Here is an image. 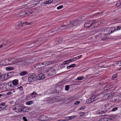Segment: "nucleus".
Segmentation results:
<instances>
[{
    "mask_svg": "<svg viewBox=\"0 0 121 121\" xmlns=\"http://www.w3.org/2000/svg\"><path fill=\"white\" fill-rule=\"evenodd\" d=\"M45 72L48 77H50L54 74L56 73V71L53 68H51L48 69L47 71Z\"/></svg>",
    "mask_w": 121,
    "mask_h": 121,
    "instance_id": "1",
    "label": "nucleus"
},
{
    "mask_svg": "<svg viewBox=\"0 0 121 121\" xmlns=\"http://www.w3.org/2000/svg\"><path fill=\"white\" fill-rule=\"evenodd\" d=\"M78 21H74L71 22L68 25L64 24L62 25L61 27H64L63 29H65L66 28L69 26L73 27V26H76L78 25Z\"/></svg>",
    "mask_w": 121,
    "mask_h": 121,
    "instance_id": "2",
    "label": "nucleus"
},
{
    "mask_svg": "<svg viewBox=\"0 0 121 121\" xmlns=\"http://www.w3.org/2000/svg\"><path fill=\"white\" fill-rule=\"evenodd\" d=\"M12 109L15 111V112H22V111L24 108L22 106L19 105H17L15 106V107H13L12 108Z\"/></svg>",
    "mask_w": 121,
    "mask_h": 121,
    "instance_id": "3",
    "label": "nucleus"
},
{
    "mask_svg": "<svg viewBox=\"0 0 121 121\" xmlns=\"http://www.w3.org/2000/svg\"><path fill=\"white\" fill-rule=\"evenodd\" d=\"M45 62H44L37 63L35 65V67L36 69L41 68L45 66Z\"/></svg>",
    "mask_w": 121,
    "mask_h": 121,
    "instance_id": "4",
    "label": "nucleus"
},
{
    "mask_svg": "<svg viewBox=\"0 0 121 121\" xmlns=\"http://www.w3.org/2000/svg\"><path fill=\"white\" fill-rule=\"evenodd\" d=\"M36 75L33 73L31 75H30L28 78V80L29 82H31L35 81L36 78Z\"/></svg>",
    "mask_w": 121,
    "mask_h": 121,
    "instance_id": "5",
    "label": "nucleus"
},
{
    "mask_svg": "<svg viewBox=\"0 0 121 121\" xmlns=\"http://www.w3.org/2000/svg\"><path fill=\"white\" fill-rule=\"evenodd\" d=\"M45 77V76L43 73H40L36 76L37 79L39 80H42L44 79Z\"/></svg>",
    "mask_w": 121,
    "mask_h": 121,
    "instance_id": "6",
    "label": "nucleus"
},
{
    "mask_svg": "<svg viewBox=\"0 0 121 121\" xmlns=\"http://www.w3.org/2000/svg\"><path fill=\"white\" fill-rule=\"evenodd\" d=\"M11 81L7 83L6 84L7 86V87L8 88V89L9 90H11L14 89L15 87L14 86H13L11 83Z\"/></svg>",
    "mask_w": 121,
    "mask_h": 121,
    "instance_id": "7",
    "label": "nucleus"
},
{
    "mask_svg": "<svg viewBox=\"0 0 121 121\" xmlns=\"http://www.w3.org/2000/svg\"><path fill=\"white\" fill-rule=\"evenodd\" d=\"M118 96H114L110 99V100L113 102H117L119 100Z\"/></svg>",
    "mask_w": 121,
    "mask_h": 121,
    "instance_id": "8",
    "label": "nucleus"
},
{
    "mask_svg": "<svg viewBox=\"0 0 121 121\" xmlns=\"http://www.w3.org/2000/svg\"><path fill=\"white\" fill-rule=\"evenodd\" d=\"M96 100V99H95V98H93V97H91L86 100V103L88 104L91 103L93 102Z\"/></svg>",
    "mask_w": 121,
    "mask_h": 121,
    "instance_id": "9",
    "label": "nucleus"
},
{
    "mask_svg": "<svg viewBox=\"0 0 121 121\" xmlns=\"http://www.w3.org/2000/svg\"><path fill=\"white\" fill-rule=\"evenodd\" d=\"M84 27L85 28H88L91 26V21H88L85 23L84 26Z\"/></svg>",
    "mask_w": 121,
    "mask_h": 121,
    "instance_id": "10",
    "label": "nucleus"
},
{
    "mask_svg": "<svg viewBox=\"0 0 121 121\" xmlns=\"http://www.w3.org/2000/svg\"><path fill=\"white\" fill-rule=\"evenodd\" d=\"M8 79V77H7V76H6L5 74H3V75H1V76L0 78V80L2 81H4V80H7Z\"/></svg>",
    "mask_w": 121,
    "mask_h": 121,
    "instance_id": "11",
    "label": "nucleus"
},
{
    "mask_svg": "<svg viewBox=\"0 0 121 121\" xmlns=\"http://www.w3.org/2000/svg\"><path fill=\"white\" fill-rule=\"evenodd\" d=\"M46 117H47L46 116L43 115L41 116L39 118V119L42 121H46Z\"/></svg>",
    "mask_w": 121,
    "mask_h": 121,
    "instance_id": "12",
    "label": "nucleus"
},
{
    "mask_svg": "<svg viewBox=\"0 0 121 121\" xmlns=\"http://www.w3.org/2000/svg\"><path fill=\"white\" fill-rule=\"evenodd\" d=\"M5 104L4 103H2L0 105V108L1 110H2L5 108L6 106L5 105Z\"/></svg>",
    "mask_w": 121,
    "mask_h": 121,
    "instance_id": "13",
    "label": "nucleus"
},
{
    "mask_svg": "<svg viewBox=\"0 0 121 121\" xmlns=\"http://www.w3.org/2000/svg\"><path fill=\"white\" fill-rule=\"evenodd\" d=\"M12 83L14 86L17 85L18 84V80L15 79L13 81Z\"/></svg>",
    "mask_w": 121,
    "mask_h": 121,
    "instance_id": "14",
    "label": "nucleus"
},
{
    "mask_svg": "<svg viewBox=\"0 0 121 121\" xmlns=\"http://www.w3.org/2000/svg\"><path fill=\"white\" fill-rule=\"evenodd\" d=\"M22 62V61L21 59H18L14 61H13V63H21Z\"/></svg>",
    "mask_w": 121,
    "mask_h": 121,
    "instance_id": "15",
    "label": "nucleus"
},
{
    "mask_svg": "<svg viewBox=\"0 0 121 121\" xmlns=\"http://www.w3.org/2000/svg\"><path fill=\"white\" fill-rule=\"evenodd\" d=\"M24 13V16L26 17L28 15L30 14V12L29 11H24L23 12Z\"/></svg>",
    "mask_w": 121,
    "mask_h": 121,
    "instance_id": "16",
    "label": "nucleus"
},
{
    "mask_svg": "<svg viewBox=\"0 0 121 121\" xmlns=\"http://www.w3.org/2000/svg\"><path fill=\"white\" fill-rule=\"evenodd\" d=\"M14 69V68L13 67H8L6 68V69L7 71L13 70Z\"/></svg>",
    "mask_w": 121,
    "mask_h": 121,
    "instance_id": "17",
    "label": "nucleus"
},
{
    "mask_svg": "<svg viewBox=\"0 0 121 121\" xmlns=\"http://www.w3.org/2000/svg\"><path fill=\"white\" fill-rule=\"evenodd\" d=\"M70 62H71V61L70 59H69L68 60L65 61L63 62V64L64 65H65V64H67L69 63Z\"/></svg>",
    "mask_w": 121,
    "mask_h": 121,
    "instance_id": "18",
    "label": "nucleus"
},
{
    "mask_svg": "<svg viewBox=\"0 0 121 121\" xmlns=\"http://www.w3.org/2000/svg\"><path fill=\"white\" fill-rule=\"evenodd\" d=\"M44 62H45V66H47L51 64H52V62L51 61H48Z\"/></svg>",
    "mask_w": 121,
    "mask_h": 121,
    "instance_id": "19",
    "label": "nucleus"
},
{
    "mask_svg": "<svg viewBox=\"0 0 121 121\" xmlns=\"http://www.w3.org/2000/svg\"><path fill=\"white\" fill-rule=\"evenodd\" d=\"M76 66V65L75 64H73L71 65H70L68 66L67 67V69H69L72 67H74Z\"/></svg>",
    "mask_w": 121,
    "mask_h": 121,
    "instance_id": "20",
    "label": "nucleus"
},
{
    "mask_svg": "<svg viewBox=\"0 0 121 121\" xmlns=\"http://www.w3.org/2000/svg\"><path fill=\"white\" fill-rule=\"evenodd\" d=\"M27 74V72L26 71H23L20 73V75L21 76H24Z\"/></svg>",
    "mask_w": 121,
    "mask_h": 121,
    "instance_id": "21",
    "label": "nucleus"
},
{
    "mask_svg": "<svg viewBox=\"0 0 121 121\" xmlns=\"http://www.w3.org/2000/svg\"><path fill=\"white\" fill-rule=\"evenodd\" d=\"M37 94L35 91L33 92L32 93L30 94L31 96L33 97H35V95Z\"/></svg>",
    "mask_w": 121,
    "mask_h": 121,
    "instance_id": "22",
    "label": "nucleus"
},
{
    "mask_svg": "<svg viewBox=\"0 0 121 121\" xmlns=\"http://www.w3.org/2000/svg\"><path fill=\"white\" fill-rule=\"evenodd\" d=\"M104 95L107 96V98L109 97L112 96V93L111 92L105 94Z\"/></svg>",
    "mask_w": 121,
    "mask_h": 121,
    "instance_id": "23",
    "label": "nucleus"
},
{
    "mask_svg": "<svg viewBox=\"0 0 121 121\" xmlns=\"http://www.w3.org/2000/svg\"><path fill=\"white\" fill-rule=\"evenodd\" d=\"M33 101H30L27 102L26 103V104L27 105H30L33 104Z\"/></svg>",
    "mask_w": 121,
    "mask_h": 121,
    "instance_id": "24",
    "label": "nucleus"
},
{
    "mask_svg": "<svg viewBox=\"0 0 121 121\" xmlns=\"http://www.w3.org/2000/svg\"><path fill=\"white\" fill-rule=\"evenodd\" d=\"M117 77V74H114L112 77V80H114L115 78Z\"/></svg>",
    "mask_w": 121,
    "mask_h": 121,
    "instance_id": "25",
    "label": "nucleus"
},
{
    "mask_svg": "<svg viewBox=\"0 0 121 121\" xmlns=\"http://www.w3.org/2000/svg\"><path fill=\"white\" fill-rule=\"evenodd\" d=\"M31 109V108H27L25 110H23V112H29V110H30Z\"/></svg>",
    "mask_w": 121,
    "mask_h": 121,
    "instance_id": "26",
    "label": "nucleus"
},
{
    "mask_svg": "<svg viewBox=\"0 0 121 121\" xmlns=\"http://www.w3.org/2000/svg\"><path fill=\"white\" fill-rule=\"evenodd\" d=\"M121 5V3L120 2L118 1L117 2L116 4V6L117 7L120 6Z\"/></svg>",
    "mask_w": 121,
    "mask_h": 121,
    "instance_id": "27",
    "label": "nucleus"
},
{
    "mask_svg": "<svg viewBox=\"0 0 121 121\" xmlns=\"http://www.w3.org/2000/svg\"><path fill=\"white\" fill-rule=\"evenodd\" d=\"M84 78V77L82 76L78 77L77 78L76 80H81L82 79H83Z\"/></svg>",
    "mask_w": 121,
    "mask_h": 121,
    "instance_id": "28",
    "label": "nucleus"
},
{
    "mask_svg": "<svg viewBox=\"0 0 121 121\" xmlns=\"http://www.w3.org/2000/svg\"><path fill=\"white\" fill-rule=\"evenodd\" d=\"M71 62H72L73 61H75L77 60V57H74L72 58L71 59H70Z\"/></svg>",
    "mask_w": 121,
    "mask_h": 121,
    "instance_id": "29",
    "label": "nucleus"
},
{
    "mask_svg": "<svg viewBox=\"0 0 121 121\" xmlns=\"http://www.w3.org/2000/svg\"><path fill=\"white\" fill-rule=\"evenodd\" d=\"M63 39L62 38H61L60 39H57L56 40V42H58V44L59 43H61L63 41Z\"/></svg>",
    "mask_w": 121,
    "mask_h": 121,
    "instance_id": "30",
    "label": "nucleus"
},
{
    "mask_svg": "<svg viewBox=\"0 0 121 121\" xmlns=\"http://www.w3.org/2000/svg\"><path fill=\"white\" fill-rule=\"evenodd\" d=\"M103 119L104 121H110V119L108 118H104Z\"/></svg>",
    "mask_w": 121,
    "mask_h": 121,
    "instance_id": "31",
    "label": "nucleus"
},
{
    "mask_svg": "<svg viewBox=\"0 0 121 121\" xmlns=\"http://www.w3.org/2000/svg\"><path fill=\"white\" fill-rule=\"evenodd\" d=\"M53 92L55 93H59V91L58 90L55 89L53 91Z\"/></svg>",
    "mask_w": 121,
    "mask_h": 121,
    "instance_id": "32",
    "label": "nucleus"
},
{
    "mask_svg": "<svg viewBox=\"0 0 121 121\" xmlns=\"http://www.w3.org/2000/svg\"><path fill=\"white\" fill-rule=\"evenodd\" d=\"M53 1V0H49L47 1V4H51Z\"/></svg>",
    "mask_w": 121,
    "mask_h": 121,
    "instance_id": "33",
    "label": "nucleus"
},
{
    "mask_svg": "<svg viewBox=\"0 0 121 121\" xmlns=\"http://www.w3.org/2000/svg\"><path fill=\"white\" fill-rule=\"evenodd\" d=\"M18 88L19 89L20 91H22L23 90V88L22 86H18Z\"/></svg>",
    "mask_w": 121,
    "mask_h": 121,
    "instance_id": "34",
    "label": "nucleus"
},
{
    "mask_svg": "<svg viewBox=\"0 0 121 121\" xmlns=\"http://www.w3.org/2000/svg\"><path fill=\"white\" fill-rule=\"evenodd\" d=\"M111 83H109L107 85V87L108 88H110L112 87V86L110 85Z\"/></svg>",
    "mask_w": 121,
    "mask_h": 121,
    "instance_id": "35",
    "label": "nucleus"
},
{
    "mask_svg": "<svg viewBox=\"0 0 121 121\" xmlns=\"http://www.w3.org/2000/svg\"><path fill=\"white\" fill-rule=\"evenodd\" d=\"M116 29H117V27H116L114 29V30H112L110 31V32H110V31H109V33H110V34H111V33H112L114 32L115 31H116V30H116Z\"/></svg>",
    "mask_w": 121,
    "mask_h": 121,
    "instance_id": "36",
    "label": "nucleus"
},
{
    "mask_svg": "<svg viewBox=\"0 0 121 121\" xmlns=\"http://www.w3.org/2000/svg\"><path fill=\"white\" fill-rule=\"evenodd\" d=\"M69 88V87L68 85H66L65 86V90L66 91L68 90Z\"/></svg>",
    "mask_w": 121,
    "mask_h": 121,
    "instance_id": "37",
    "label": "nucleus"
},
{
    "mask_svg": "<svg viewBox=\"0 0 121 121\" xmlns=\"http://www.w3.org/2000/svg\"><path fill=\"white\" fill-rule=\"evenodd\" d=\"M85 112H81L79 114L81 116H82L85 115Z\"/></svg>",
    "mask_w": 121,
    "mask_h": 121,
    "instance_id": "38",
    "label": "nucleus"
},
{
    "mask_svg": "<svg viewBox=\"0 0 121 121\" xmlns=\"http://www.w3.org/2000/svg\"><path fill=\"white\" fill-rule=\"evenodd\" d=\"M117 30H120L121 29V25H120L117 27V29H116Z\"/></svg>",
    "mask_w": 121,
    "mask_h": 121,
    "instance_id": "39",
    "label": "nucleus"
},
{
    "mask_svg": "<svg viewBox=\"0 0 121 121\" xmlns=\"http://www.w3.org/2000/svg\"><path fill=\"white\" fill-rule=\"evenodd\" d=\"M63 7V5H61L60 6H59L58 7H57V9H60L62 8Z\"/></svg>",
    "mask_w": 121,
    "mask_h": 121,
    "instance_id": "40",
    "label": "nucleus"
},
{
    "mask_svg": "<svg viewBox=\"0 0 121 121\" xmlns=\"http://www.w3.org/2000/svg\"><path fill=\"white\" fill-rule=\"evenodd\" d=\"M118 108L117 107H115L113 108L112 110V111L114 112L117 110V109Z\"/></svg>",
    "mask_w": 121,
    "mask_h": 121,
    "instance_id": "41",
    "label": "nucleus"
},
{
    "mask_svg": "<svg viewBox=\"0 0 121 121\" xmlns=\"http://www.w3.org/2000/svg\"><path fill=\"white\" fill-rule=\"evenodd\" d=\"M117 65H119L120 66H121V61H118L116 63Z\"/></svg>",
    "mask_w": 121,
    "mask_h": 121,
    "instance_id": "42",
    "label": "nucleus"
},
{
    "mask_svg": "<svg viewBox=\"0 0 121 121\" xmlns=\"http://www.w3.org/2000/svg\"><path fill=\"white\" fill-rule=\"evenodd\" d=\"M76 116H70L71 119H74L77 117Z\"/></svg>",
    "mask_w": 121,
    "mask_h": 121,
    "instance_id": "43",
    "label": "nucleus"
},
{
    "mask_svg": "<svg viewBox=\"0 0 121 121\" xmlns=\"http://www.w3.org/2000/svg\"><path fill=\"white\" fill-rule=\"evenodd\" d=\"M96 21L95 20H93L92 22H91V26L92 25L95 24V23Z\"/></svg>",
    "mask_w": 121,
    "mask_h": 121,
    "instance_id": "44",
    "label": "nucleus"
},
{
    "mask_svg": "<svg viewBox=\"0 0 121 121\" xmlns=\"http://www.w3.org/2000/svg\"><path fill=\"white\" fill-rule=\"evenodd\" d=\"M102 36V34H100L99 35H97L96 36V38H101V37Z\"/></svg>",
    "mask_w": 121,
    "mask_h": 121,
    "instance_id": "45",
    "label": "nucleus"
},
{
    "mask_svg": "<svg viewBox=\"0 0 121 121\" xmlns=\"http://www.w3.org/2000/svg\"><path fill=\"white\" fill-rule=\"evenodd\" d=\"M80 103V102L79 101H77L74 103V104L76 105H78L79 103Z\"/></svg>",
    "mask_w": 121,
    "mask_h": 121,
    "instance_id": "46",
    "label": "nucleus"
},
{
    "mask_svg": "<svg viewBox=\"0 0 121 121\" xmlns=\"http://www.w3.org/2000/svg\"><path fill=\"white\" fill-rule=\"evenodd\" d=\"M30 23H28L27 22H23V24H25L27 25L30 24Z\"/></svg>",
    "mask_w": 121,
    "mask_h": 121,
    "instance_id": "47",
    "label": "nucleus"
},
{
    "mask_svg": "<svg viewBox=\"0 0 121 121\" xmlns=\"http://www.w3.org/2000/svg\"><path fill=\"white\" fill-rule=\"evenodd\" d=\"M82 56V55H81L78 56L77 57H77V60L78 59H79L80 58H81Z\"/></svg>",
    "mask_w": 121,
    "mask_h": 121,
    "instance_id": "48",
    "label": "nucleus"
},
{
    "mask_svg": "<svg viewBox=\"0 0 121 121\" xmlns=\"http://www.w3.org/2000/svg\"><path fill=\"white\" fill-rule=\"evenodd\" d=\"M23 24V22H21V23L19 24L18 25H17V26H23V25H22Z\"/></svg>",
    "mask_w": 121,
    "mask_h": 121,
    "instance_id": "49",
    "label": "nucleus"
},
{
    "mask_svg": "<svg viewBox=\"0 0 121 121\" xmlns=\"http://www.w3.org/2000/svg\"><path fill=\"white\" fill-rule=\"evenodd\" d=\"M37 4H35V5H34L33 4H32V5H31L30 6V8H31V7H34L35 6V5H37Z\"/></svg>",
    "mask_w": 121,
    "mask_h": 121,
    "instance_id": "50",
    "label": "nucleus"
},
{
    "mask_svg": "<svg viewBox=\"0 0 121 121\" xmlns=\"http://www.w3.org/2000/svg\"><path fill=\"white\" fill-rule=\"evenodd\" d=\"M66 118L67 119H68L69 120H71V117H70V116H69L67 117H66Z\"/></svg>",
    "mask_w": 121,
    "mask_h": 121,
    "instance_id": "51",
    "label": "nucleus"
},
{
    "mask_svg": "<svg viewBox=\"0 0 121 121\" xmlns=\"http://www.w3.org/2000/svg\"><path fill=\"white\" fill-rule=\"evenodd\" d=\"M23 119L24 120V121H27V119L25 117H23Z\"/></svg>",
    "mask_w": 121,
    "mask_h": 121,
    "instance_id": "52",
    "label": "nucleus"
},
{
    "mask_svg": "<svg viewBox=\"0 0 121 121\" xmlns=\"http://www.w3.org/2000/svg\"><path fill=\"white\" fill-rule=\"evenodd\" d=\"M7 76V77H8V78H9V74L7 73L5 74Z\"/></svg>",
    "mask_w": 121,
    "mask_h": 121,
    "instance_id": "53",
    "label": "nucleus"
},
{
    "mask_svg": "<svg viewBox=\"0 0 121 121\" xmlns=\"http://www.w3.org/2000/svg\"><path fill=\"white\" fill-rule=\"evenodd\" d=\"M100 23L101 24H103V21L101 22V21H99L98 22V23Z\"/></svg>",
    "mask_w": 121,
    "mask_h": 121,
    "instance_id": "54",
    "label": "nucleus"
},
{
    "mask_svg": "<svg viewBox=\"0 0 121 121\" xmlns=\"http://www.w3.org/2000/svg\"><path fill=\"white\" fill-rule=\"evenodd\" d=\"M75 98H73V99H71L70 100V101H72L74 100H75Z\"/></svg>",
    "mask_w": 121,
    "mask_h": 121,
    "instance_id": "55",
    "label": "nucleus"
},
{
    "mask_svg": "<svg viewBox=\"0 0 121 121\" xmlns=\"http://www.w3.org/2000/svg\"><path fill=\"white\" fill-rule=\"evenodd\" d=\"M84 109V108L83 107V108L82 107H80V108H79V109L80 110H83V109Z\"/></svg>",
    "mask_w": 121,
    "mask_h": 121,
    "instance_id": "56",
    "label": "nucleus"
},
{
    "mask_svg": "<svg viewBox=\"0 0 121 121\" xmlns=\"http://www.w3.org/2000/svg\"><path fill=\"white\" fill-rule=\"evenodd\" d=\"M12 93L10 92H8L7 93V95H9L11 94Z\"/></svg>",
    "mask_w": 121,
    "mask_h": 121,
    "instance_id": "57",
    "label": "nucleus"
},
{
    "mask_svg": "<svg viewBox=\"0 0 121 121\" xmlns=\"http://www.w3.org/2000/svg\"><path fill=\"white\" fill-rule=\"evenodd\" d=\"M102 39L103 40H104L106 39V37H105L104 38H102Z\"/></svg>",
    "mask_w": 121,
    "mask_h": 121,
    "instance_id": "58",
    "label": "nucleus"
},
{
    "mask_svg": "<svg viewBox=\"0 0 121 121\" xmlns=\"http://www.w3.org/2000/svg\"><path fill=\"white\" fill-rule=\"evenodd\" d=\"M103 118H102L99 120V121H104Z\"/></svg>",
    "mask_w": 121,
    "mask_h": 121,
    "instance_id": "59",
    "label": "nucleus"
},
{
    "mask_svg": "<svg viewBox=\"0 0 121 121\" xmlns=\"http://www.w3.org/2000/svg\"><path fill=\"white\" fill-rule=\"evenodd\" d=\"M43 4H47V1H46L44 2Z\"/></svg>",
    "mask_w": 121,
    "mask_h": 121,
    "instance_id": "60",
    "label": "nucleus"
},
{
    "mask_svg": "<svg viewBox=\"0 0 121 121\" xmlns=\"http://www.w3.org/2000/svg\"><path fill=\"white\" fill-rule=\"evenodd\" d=\"M103 29V28H100L99 29V30H100V31H102V29Z\"/></svg>",
    "mask_w": 121,
    "mask_h": 121,
    "instance_id": "61",
    "label": "nucleus"
},
{
    "mask_svg": "<svg viewBox=\"0 0 121 121\" xmlns=\"http://www.w3.org/2000/svg\"><path fill=\"white\" fill-rule=\"evenodd\" d=\"M3 45H1L0 46V48H1L3 47Z\"/></svg>",
    "mask_w": 121,
    "mask_h": 121,
    "instance_id": "62",
    "label": "nucleus"
},
{
    "mask_svg": "<svg viewBox=\"0 0 121 121\" xmlns=\"http://www.w3.org/2000/svg\"><path fill=\"white\" fill-rule=\"evenodd\" d=\"M72 42L71 40H69V41H68V42L69 43H70V42Z\"/></svg>",
    "mask_w": 121,
    "mask_h": 121,
    "instance_id": "63",
    "label": "nucleus"
},
{
    "mask_svg": "<svg viewBox=\"0 0 121 121\" xmlns=\"http://www.w3.org/2000/svg\"><path fill=\"white\" fill-rule=\"evenodd\" d=\"M112 65L113 66H114V64H112V65H110V66H111Z\"/></svg>",
    "mask_w": 121,
    "mask_h": 121,
    "instance_id": "64",
    "label": "nucleus"
}]
</instances>
